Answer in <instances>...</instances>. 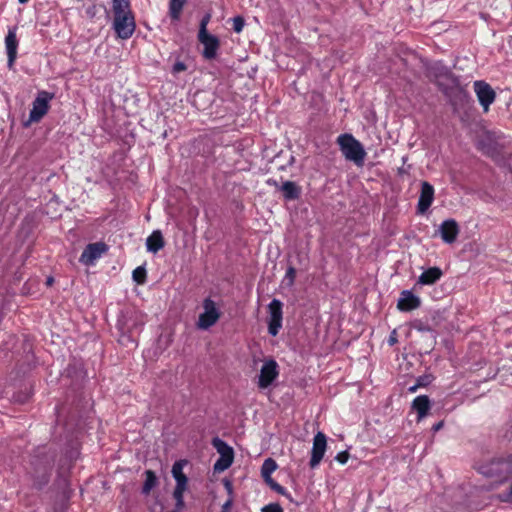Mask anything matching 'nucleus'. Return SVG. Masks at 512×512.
Listing matches in <instances>:
<instances>
[{"mask_svg":"<svg viewBox=\"0 0 512 512\" xmlns=\"http://www.w3.org/2000/svg\"><path fill=\"white\" fill-rule=\"evenodd\" d=\"M418 388H419V385L415 384V385H413V386L409 387V388H408V391H409L410 393H414V392H416V390H417Z\"/></svg>","mask_w":512,"mask_h":512,"instance_id":"41","label":"nucleus"},{"mask_svg":"<svg viewBox=\"0 0 512 512\" xmlns=\"http://www.w3.org/2000/svg\"><path fill=\"white\" fill-rule=\"evenodd\" d=\"M210 19H211V15L210 14H206L202 18V20L200 22V28H199V33L198 34H207L208 33L207 25H208Z\"/></svg>","mask_w":512,"mask_h":512,"instance_id":"29","label":"nucleus"},{"mask_svg":"<svg viewBox=\"0 0 512 512\" xmlns=\"http://www.w3.org/2000/svg\"><path fill=\"white\" fill-rule=\"evenodd\" d=\"M263 479L270 486L271 489H273V485L277 483L271 478V476L263 477Z\"/></svg>","mask_w":512,"mask_h":512,"instance_id":"37","label":"nucleus"},{"mask_svg":"<svg viewBox=\"0 0 512 512\" xmlns=\"http://www.w3.org/2000/svg\"><path fill=\"white\" fill-rule=\"evenodd\" d=\"M113 29L120 39H129L136 28L134 14L129 0H113Z\"/></svg>","mask_w":512,"mask_h":512,"instance_id":"1","label":"nucleus"},{"mask_svg":"<svg viewBox=\"0 0 512 512\" xmlns=\"http://www.w3.org/2000/svg\"><path fill=\"white\" fill-rule=\"evenodd\" d=\"M426 384H427V382H425L424 379H419L417 382V385H419V387L425 386Z\"/></svg>","mask_w":512,"mask_h":512,"instance_id":"42","label":"nucleus"},{"mask_svg":"<svg viewBox=\"0 0 512 512\" xmlns=\"http://www.w3.org/2000/svg\"><path fill=\"white\" fill-rule=\"evenodd\" d=\"M185 4V0H170L169 14L174 20H178Z\"/></svg>","mask_w":512,"mask_h":512,"instance_id":"23","label":"nucleus"},{"mask_svg":"<svg viewBox=\"0 0 512 512\" xmlns=\"http://www.w3.org/2000/svg\"><path fill=\"white\" fill-rule=\"evenodd\" d=\"M213 447L217 450L220 457L214 464V470L217 472H222L228 469L234 459V452L233 449L226 444L223 440L219 438L213 439Z\"/></svg>","mask_w":512,"mask_h":512,"instance_id":"5","label":"nucleus"},{"mask_svg":"<svg viewBox=\"0 0 512 512\" xmlns=\"http://www.w3.org/2000/svg\"><path fill=\"white\" fill-rule=\"evenodd\" d=\"M430 407V400L425 395L417 396L412 402V408L418 414V421H421L424 417L427 416Z\"/></svg>","mask_w":512,"mask_h":512,"instance_id":"18","label":"nucleus"},{"mask_svg":"<svg viewBox=\"0 0 512 512\" xmlns=\"http://www.w3.org/2000/svg\"><path fill=\"white\" fill-rule=\"evenodd\" d=\"M348 459H349V453L347 451L339 452L335 457V460L342 465L346 464Z\"/></svg>","mask_w":512,"mask_h":512,"instance_id":"32","label":"nucleus"},{"mask_svg":"<svg viewBox=\"0 0 512 512\" xmlns=\"http://www.w3.org/2000/svg\"><path fill=\"white\" fill-rule=\"evenodd\" d=\"M86 13H87V15H89L90 17H93V16L95 15V13H96V7H95V5H92V6L88 7V8H87V10H86Z\"/></svg>","mask_w":512,"mask_h":512,"instance_id":"36","label":"nucleus"},{"mask_svg":"<svg viewBox=\"0 0 512 512\" xmlns=\"http://www.w3.org/2000/svg\"><path fill=\"white\" fill-rule=\"evenodd\" d=\"M146 247L149 252L157 253L164 247V239L159 230H155L146 240Z\"/></svg>","mask_w":512,"mask_h":512,"instance_id":"19","label":"nucleus"},{"mask_svg":"<svg viewBox=\"0 0 512 512\" xmlns=\"http://www.w3.org/2000/svg\"><path fill=\"white\" fill-rule=\"evenodd\" d=\"M226 486L228 489H230V483L229 482H226Z\"/></svg>","mask_w":512,"mask_h":512,"instance_id":"46","label":"nucleus"},{"mask_svg":"<svg viewBox=\"0 0 512 512\" xmlns=\"http://www.w3.org/2000/svg\"><path fill=\"white\" fill-rule=\"evenodd\" d=\"M244 27V20L241 17L233 18V29L235 32L240 33Z\"/></svg>","mask_w":512,"mask_h":512,"instance_id":"31","label":"nucleus"},{"mask_svg":"<svg viewBox=\"0 0 512 512\" xmlns=\"http://www.w3.org/2000/svg\"><path fill=\"white\" fill-rule=\"evenodd\" d=\"M261 512H283V509L278 503H270L262 507Z\"/></svg>","mask_w":512,"mask_h":512,"instance_id":"30","label":"nucleus"},{"mask_svg":"<svg viewBox=\"0 0 512 512\" xmlns=\"http://www.w3.org/2000/svg\"><path fill=\"white\" fill-rule=\"evenodd\" d=\"M232 505V501L231 500H228L226 503H224L223 505V512H226Z\"/></svg>","mask_w":512,"mask_h":512,"instance_id":"40","label":"nucleus"},{"mask_svg":"<svg viewBox=\"0 0 512 512\" xmlns=\"http://www.w3.org/2000/svg\"><path fill=\"white\" fill-rule=\"evenodd\" d=\"M473 87L480 105L483 107L484 111L487 112L490 105L495 100V91L484 81H475Z\"/></svg>","mask_w":512,"mask_h":512,"instance_id":"11","label":"nucleus"},{"mask_svg":"<svg viewBox=\"0 0 512 512\" xmlns=\"http://www.w3.org/2000/svg\"><path fill=\"white\" fill-rule=\"evenodd\" d=\"M459 232V225L454 219H447L443 221L438 228V233L446 244L454 243Z\"/></svg>","mask_w":512,"mask_h":512,"instance_id":"12","label":"nucleus"},{"mask_svg":"<svg viewBox=\"0 0 512 512\" xmlns=\"http://www.w3.org/2000/svg\"><path fill=\"white\" fill-rule=\"evenodd\" d=\"M442 271L437 267H431L424 271L418 279V283L421 285H432L440 279Z\"/></svg>","mask_w":512,"mask_h":512,"instance_id":"20","label":"nucleus"},{"mask_svg":"<svg viewBox=\"0 0 512 512\" xmlns=\"http://www.w3.org/2000/svg\"><path fill=\"white\" fill-rule=\"evenodd\" d=\"M145 278H146V270H145V268L137 267L133 271V279L138 284H143L145 282Z\"/></svg>","mask_w":512,"mask_h":512,"instance_id":"25","label":"nucleus"},{"mask_svg":"<svg viewBox=\"0 0 512 512\" xmlns=\"http://www.w3.org/2000/svg\"><path fill=\"white\" fill-rule=\"evenodd\" d=\"M281 190L284 197L288 200L296 199L299 197L300 190L294 182L286 181L283 183Z\"/></svg>","mask_w":512,"mask_h":512,"instance_id":"21","label":"nucleus"},{"mask_svg":"<svg viewBox=\"0 0 512 512\" xmlns=\"http://www.w3.org/2000/svg\"><path fill=\"white\" fill-rule=\"evenodd\" d=\"M21 4L27 3L29 0H18Z\"/></svg>","mask_w":512,"mask_h":512,"instance_id":"45","label":"nucleus"},{"mask_svg":"<svg viewBox=\"0 0 512 512\" xmlns=\"http://www.w3.org/2000/svg\"><path fill=\"white\" fill-rule=\"evenodd\" d=\"M186 69V65L183 62H176L173 66L174 73H180Z\"/></svg>","mask_w":512,"mask_h":512,"instance_id":"33","label":"nucleus"},{"mask_svg":"<svg viewBox=\"0 0 512 512\" xmlns=\"http://www.w3.org/2000/svg\"><path fill=\"white\" fill-rule=\"evenodd\" d=\"M187 461L180 460L176 461L172 466V475L176 481V487L173 492V496L176 500V506L178 509H182L184 506V492L187 489V477L183 473L184 466Z\"/></svg>","mask_w":512,"mask_h":512,"instance_id":"3","label":"nucleus"},{"mask_svg":"<svg viewBox=\"0 0 512 512\" xmlns=\"http://www.w3.org/2000/svg\"><path fill=\"white\" fill-rule=\"evenodd\" d=\"M436 77H437L438 85L440 87H443V88H444V83L441 81L442 77L450 80L452 83L455 82V80L453 78H451V75H450L449 71L446 68H442L440 75L436 76Z\"/></svg>","mask_w":512,"mask_h":512,"instance_id":"27","label":"nucleus"},{"mask_svg":"<svg viewBox=\"0 0 512 512\" xmlns=\"http://www.w3.org/2000/svg\"><path fill=\"white\" fill-rule=\"evenodd\" d=\"M434 200V188L428 182H423L421 185V193L418 200V212L424 214L431 206Z\"/></svg>","mask_w":512,"mask_h":512,"instance_id":"15","label":"nucleus"},{"mask_svg":"<svg viewBox=\"0 0 512 512\" xmlns=\"http://www.w3.org/2000/svg\"><path fill=\"white\" fill-rule=\"evenodd\" d=\"M478 471L489 478H496L500 482L507 479V464L503 459H497L482 464Z\"/></svg>","mask_w":512,"mask_h":512,"instance_id":"9","label":"nucleus"},{"mask_svg":"<svg viewBox=\"0 0 512 512\" xmlns=\"http://www.w3.org/2000/svg\"><path fill=\"white\" fill-rule=\"evenodd\" d=\"M504 462H506L507 464V478L512 476V456L507 458V459H503Z\"/></svg>","mask_w":512,"mask_h":512,"instance_id":"34","label":"nucleus"},{"mask_svg":"<svg viewBox=\"0 0 512 512\" xmlns=\"http://www.w3.org/2000/svg\"><path fill=\"white\" fill-rule=\"evenodd\" d=\"M52 282H53V279H52V278H48V279H47V284H48V285H51V284H52Z\"/></svg>","mask_w":512,"mask_h":512,"instance_id":"44","label":"nucleus"},{"mask_svg":"<svg viewBox=\"0 0 512 512\" xmlns=\"http://www.w3.org/2000/svg\"><path fill=\"white\" fill-rule=\"evenodd\" d=\"M296 270L293 267H289L286 271L283 282L289 286H292L295 280Z\"/></svg>","mask_w":512,"mask_h":512,"instance_id":"26","label":"nucleus"},{"mask_svg":"<svg viewBox=\"0 0 512 512\" xmlns=\"http://www.w3.org/2000/svg\"><path fill=\"white\" fill-rule=\"evenodd\" d=\"M396 342V338L392 335L389 339V344L393 345Z\"/></svg>","mask_w":512,"mask_h":512,"instance_id":"43","label":"nucleus"},{"mask_svg":"<svg viewBox=\"0 0 512 512\" xmlns=\"http://www.w3.org/2000/svg\"><path fill=\"white\" fill-rule=\"evenodd\" d=\"M327 449V437L324 433L318 432L313 438V445L311 450V458L309 466L312 469L318 467L321 463Z\"/></svg>","mask_w":512,"mask_h":512,"instance_id":"10","label":"nucleus"},{"mask_svg":"<svg viewBox=\"0 0 512 512\" xmlns=\"http://www.w3.org/2000/svg\"><path fill=\"white\" fill-rule=\"evenodd\" d=\"M277 469L276 462L268 458L264 461L262 467H261V475L262 477L271 476V474Z\"/></svg>","mask_w":512,"mask_h":512,"instance_id":"24","label":"nucleus"},{"mask_svg":"<svg viewBox=\"0 0 512 512\" xmlns=\"http://www.w3.org/2000/svg\"><path fill=\"white\" fill-rule=\"evenodd\" d=\"M106 251V245L104 243H92L86 246L80 256V262L85 265H93L94 262L101 257Z\"/></svg>","mask_w":512,"mask_h":512,"instance_id":"13","label":"nucleus"},{"mask_svg":"<svg viewBox=\"0 0 512 512\" xmlns=\"http://www.w3.org/2000/svg\"><path fill=\"white\" fill-rule=\"evenodd\" d=\"M279 376L278 364L273 359H267L263 362L258 376V387L260 389L268 388Z\"/></svg>","mask_w":512,"mask_h":512,"instance_id":"7","label":"nucleus"},{"mask_svg":"<svg viewBox=\"0 0 512 512\" xmlns=\"http://www.w3.org/2000/svg\"><path fill=\"white\" fill-rule=\"evenodd\" d=\"M263 479L270 486L271 489H273V485L277 483L271 478V476L263 477Z\"/></svg>","mask_w":512,"mask_h":512,"instance_id":"38","label":"nucleus"},{"mask_svg":"<svg viewBox=\"0 0 512 512\" xmlns=\"http://www.w3.org/2000/svg\"><path fill=\"white\" fill-rule=\"evenodd\" d=\"M420 298L416 295H414L409 290H404L400 294V298L397 303V308L400 311H411L414 309H417L420 306Z\"/></svg>","mask_w":512,"mask_h":512,"instance_id":"16","label":"nucleus"},{"mask_svg":"<svg viewBox=\"0 0 512 512\" xmlns=\"http://www.w3.org/2000/svg\"><path fill=\"white\" fill-rule=\"evenodd\" d=\"M145 481H144V484H143V488H142V492L144 494H149L150 491L156 486L157 484V477L155 475V473L151 470H147L145 472Z\"/></svg>","mask_w":512,"mask_h":512,"instance_id":"22","label":"nucleus"},{"mask_svg":"<svg viewBox=\"0 0 512 512\" xmlns=\"http://www.w3.org/2000/svg\"><path fill=\"white\" fill-rule=\"evenodd\" d=\"M199 42L204 46L203 56L206 59H213L216 57L219 49V39L212 34H198Z\"/></svg>","mask_w":512,"mask_h":512,"instance_id":"14","label":"nucleus"},{"mask_svg":"<svg viewBox=\"0 0 512 512\" xmlns=\"http://www.w3.org/2000/svg\"><path fill=\"white\" fill-rule=\"evenodd\" d=\"M282 306L278 299H273L268 305V332L272 336H276L282 327Z\"/></svg>","mask_w":512,"mask_h":512,"instance_id":"8","label":"nucleus"},{"mask_svg":"<svg viewBox=\"0 0 512 512\" xmlns=\"http://www.w3.org/2000/svg\"><path fill=\"white\" fill-rule=\"evenodd\" d=\"M5 47L8 55V66L11 68L17 57L18 40L16 28H9L5 37Z\"/></svg>","mask_w":512,"mask_h":512,"instance_id":"17","label":"nucleus"},{"mask_svg":"<svg viewBox=\"0 0 512 512\" xmlns=\"http://www.w3.org/2000/svg\"><path fill=\"white\" fill-rule=\"evenodd\" d=\"M498 499L501 502L512 503V483L509 486V489L506 492H503L498 495Z\"/></svg>","mask_w":512,"mask_h":512,"instance_id":"28","label":"nucleus"},{"mask_svg":"<svg viewBox=\"0 0 512 512\" xmlns=\"http://www.w3.org/2000/svg\"><path fill=\"white\" fill-rule=\"evenodd\" d=\"M220 316L221 312L216 302L207 298L203 301V312L200 313L198 317L197 327L202 330H207L217 323Z\"/></svg>","mask_w":512,"mask_h":512,"instance_id":"4","label":"nucleus"},{"mask_svg":"<svg viewBox=\"0 0 512 512\" xmlns=\"http://www.w3.org/2000/svg\"><path fill=\"white\" fill-rule=\"evenodd\" d=\"M337 144L346 160L362 165L366 152L363 145L351 134H341L337 137Z\"/></svg>","mask_w":512,"mask_h":512,"instance_id":"2","label":"nucleus"},{"mask_svg":"<svg viewBox=\"0 0 512 512\" xmlns=\"http://www.w3.org/2000/svg\"><path fill=\"white\" fill-rule=\"evenodd\" d=\"M443 425H444V423H443L442 421H440V422L436 423V424L433 426V428H432V429H433V431H434V432H437V431H439V430H441V429H442Z\"/></svg>","mask_w":512,"mask_h":512,"instance_id":"39","label":"nucleus"},{"mask_svg":"<svg viewBox=\"0 0 512 512\" xmlns=\"http://www.w3.org/2000/svg\"><path fill=\"white\" fill-rule=\"evenodd\" d=\"M54 95L47 91H40L33 101L32 109L29 114V122H38L48 112L49 102Z\"/></svg>","mask_w":512,"mask_h":512,"instance_id":"6","label":"nucleus"},{"mask_svg":"<svg viewBox=\"0 0 512 512\" xmlns=\"http://www.w3.org/2000/svg\"><path fill=\"white\" fill-rule=\"evenodd\" d=\"M273 490L279 494L287 495L286 489L278 483L273 485Z\"/></svg>","mask_w":512,"mask_h":512,"instance_id":"35","label":"nucleus"}]
</instances>
